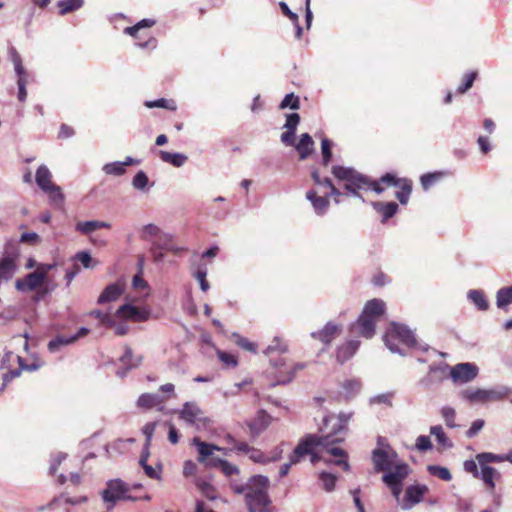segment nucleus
Returning a JSON list of instances; mask_svg holds the SVG:
<instances>
[{
    "mask_svg": "<svg viewBox=\"0 0 512 512\" xmlns=\"http://www.w3.org/2000/svg\"><path fill=\"white\" fill-rule=\"evenodd\" d=\"M331 436L322 434H308L302 438L289 456L291 463H299L305 456H310L311 463H317L321 457L320 453L327 452L336 458L334 463L341 466L344 471H349L348 454L345 450L333 445Z\"/></svg>",
    "mask_w": 512,
    "mask_h": 512,
    "instance_id": "1",
    "label": "nucleus"
},
{
    "mask_svg": "<svg viewBox=\"0 0 512 512\" xmlns=\"http://www.w3.org/2000/svg\"><path fill=\"white\" fill-rule=\"evenodd\" d=\"M269 480L266 476L256 475L245 485L231 483L236 494H244L245 502L250 512H270L271 500L268 496Z\"/></svg>",
    "mask_w": 512,
    "mask_h": 512,
    "instance_id": "2",
    "label": "nucleus"
},
{
    "mask_svg": "<svg viewBox=\"0 0 512 512\" xmlns=\"http://www.w3.org/2000/svg\"><path fill=\"white\" fill-rule=\"evenodd\" d=\"M385 314V303L380 299H372L366 302L352 329L357 330L358 335L371 339L376 332L378 321Z\"/></svg>",
    "mask_w": 512,
    "mask_h": 512,
    "instance_id": "3",
    "label": "nucleus"
},
{
    "mask_svg": "<svg viewBox=\"0 0 512 512\" xmlns=\"http://www.w3.org/2000/svg\"><path fill=\"white\" fill-rule=\"evenodd\" d=\"M305 368L302 363H288L285 358L270 359V368L267 370L274 384H287L293 380L297 371Z\"/></svg>",
    "mask_w": 512,
    "mask_h": 512,
    "instance_id": "4",
    "label": "nucleus"
},
{
    "mask_svg": "<svg viewBox=\"0 0 512 512\" xmlns=\"http://www.w3.org/2000/svg\"><path fill=\"white\" fill-rule=\"evenodd\" d=\"M384 342L392 352L398 351L397 342L407 347H413L417 343L413 332L407 326L394 322L388 327L384 335Z\"/></svg>",
    "mask_w": 512,
    "mask_h": 512,
    "instance_id": "5",
    "label": "nucleus"
},
{
    "mask_svg": "<svg viewBox=\"0 0 512 512\" xmlns=\"http://www.w3.org/2000/svg\"><path fill=\"white\" fill-rule=\"evenodd\" d=\"M352 414L341 412L337 417V422L333 423L335 420L334 416H327L324 418L323 427L321 431L326 436H331V440H334L333 445L337 446L342 443L345 439L348 427L347 424L351 419Z\"/></svg>",
    "mask_w": 512,
    "mask_h": 512,
    "instance_id": "6",
    "label": "nucleus"
},
{
    "mask_svg": "<svg viewBox=\"0 0 512 512\" xmlns=\"http://www.w3.org/2000/svg\"><path fill=\"white\" fill-rule=\"evenodd\" d=\"M225 441L226 443L232 445V448H230L231 451L234 450L237 451L238 453L247 454L249 459L254 463L267 464L272 461H277L280 458V454L268 456L265 453H263L260 449L250 446L248 443L244 441H237L230 434H227L225 436Z\"/></svg>",
    "mask_w": 512,
    "mask_h": 512,
    "instance_id": "7",
    "label": "nucleus"
},
{
    "mask_svg": "<svg viewBox=\"0 0 512 512\" xmlns=\"http://www.w3.org/2000/svg\"><path fill=\"white\" fill-rule=\"evenodd\" d=\"M345 190L350 192L352 195L360 197V191H368L373 190L374 192L380 194L384 191L385 187L380 185L379 180H372L369 177L357 172L353 179L347 180L344 184Z\"/></svg>",
    "mask_w": 512,
    "mask_h": 512,
    "instance_id": "8",
    "label": "nucleus"
},
{
    "mask_svg": "<svg viewBox=\"0 0 512 512\" xmlns=\"http://www.w3.org/2000/svg\"><path fill=\"white\" fill-rule=\"evenodd\" d=\"M380 185L385 186H395L398 187L399 190L396 192V198L402 205H406L409 201L413 182L408 178H397L394 174L386 173L380 178Z\"/></svg>",
    "mask_w": 512,
    "mask_h": 512,
    "instance_id": "9",
    "label": "nucleus"
},
{
    "mask_svg": "<svg viewBox=\"0 0 512 512\" xmlns=\"http://www.w3.org/2000/svg\"><path fill=\"white\" fill-rule=\"evenodd\" d=\"M10 60L13 63L15 72L17 74L18 95L17 98L20 102H25L27 98L26 85L29 82L30 74L25 70L22 58L15 48L9 50Z\"/></svg>",
    "mask_w": 512,
    "mask_h": 512,
    "instance_id": "10",
    "label": "nucleus"
},
{
    "mask_svg": "<svg viewBox=\"0 0 512 512\" xmlns=\"http://www.w3.org/2000/svg\"><path fill=\"white\" fill-rule=\"evenodd\" d=\"M50 269L51 265H40L34 272L29 273L24 278L17 279L16 288L20 291L35 290L43 284Z\"/></svg>",
    "mask_w": 512,
    "mask_h": 512,
    "instance_id": "11",
    "label": "nucleus"
},
{
    "mask_svg": "<svg viewBox=\"0 0 512 512\" xmlns=\"http://www.w3.org/2000/svg\"><path fill=\"white\" fill-rule=\"evenodd\" d=\"M179 417L185 422L198 427H205L207 423L210 422L200 407L192 402H186L183 404L182 409L179 411Z\"/></svg>",
    "mask_w": 512,
    "mask_h": 512,
    "instance_id": "12",
    "label": "nucleus"
},
{
    "mask_svg": "<svg viewBox=\"0 0 512 512\" xmlns=\"http://www.w3.org/2000/svg\"><path fill=\"white\" fill-rule=\"evenodd\" d=\"M15 357L17 359V362L19 363L18 369L9 370L8 372L3 374V382L4 385L8 382L12 381L14 378L18 377L21 374V371H36L38 370L43 363L39 360H34L31 364H26L24 359L21 356L14 355L13 352H7L5 354L4 360H11V358Z\"/></svg>",
    "mask_w": 512,
    "mask_h": 512,
    "instance_id": "13",
    "label": "nucleus"
},
{
    "mask_svg": "<svg viewBox=\"0 0 512 512\" xmlns=\"http://www.w3.org/2000/svg\"><path fill=\"white\" fill-rule=\"evenodd\" d=\"M396 454L390 451V447L376 448L372 451V461L376 471H389L393 467Z\"/></svg>",
    "mask_w": 512,
    "mask_h": 512,
    "instance_id": "14",
    "label": "nucleus"
},
{
    "mask_svg": "<svg viewBox=\"0 0 512 512\" xmlns=\"http://www.w3.org/2000/svg\"><path fill=\"white\" fill-rule=\"evenodd\" d=\"M193 444L197 447L198 450V457L197 460L204 464L206 467H212L210 465V462L212 461V458H215L213 456L215 451H221L226 453V449L219 447L215 444L206 443L204 441H201L200 438L195 437L193 439Z\"/></svg>",
    "mask_w": 512,
    "mask_h": 512,
    "instance_id": "15",
    "label": "nucleus"
},
{
    "mask_svg": "<svg viewBox=\"0 0 512 512\" xmlns=\"http://www.w3.org/2000/svg\"><path fill=\"white\" fill-rule=\"evenodd\" d=\"M478 373V368L472 363H460L455 365L450 372L454 382L466 383L473 380Z\"/></svg>",
    "mask_w": 512,
    "mask_h": 512,
    "instance_id": "16",
    "label": "nucleus"
},
{
    "mask_svg": "<svg viewBox=\"0 0 512 512\" xmlns=\"http://www.w3.org/2000/svg\"><path fill=\"white\" fill-rule=\"evenodd\" d=\"M115 316L133 322H143L148 320L149 312L131 304H124L117 309Z\"/></svg>",
    "mask_w": 512,
    "mask_h": 512,
    "instance_id": "17",
    "label": "nucleus"
},
{
    "mask_svg": "<svg viewBox=\"0 0 512 512\" xmlns=\"http://www.w3.org/2000/svg\"><path fill=\"white\" fill-rule=\"evenodd\" d=\"M342 330V325L329 321L321 330L313 332L311 336L328 346L342 333Z\"/></svg>",
    "mask_w": 512,
    "mask_h": 512,
    "instance_id": "18",
    "label": "nucleus"
},
{
    "mask_svg": "<svg viewBox=\"0 0 512 512\" xmlns=\"http://www.w3.org/2000/svg\"><path fill=\"white\" fill-rule=\"evenodd\" d=\"M127 488L120 481H111L108 487L103 491L102 497L106 503H109L108 509H111L114 504L121 499L125 498Z\"/></svg>",
    "mask_w": 512,
    "mask_h": 512,
    "instance_id": "19",
    "label": "nucleus"
},
{
    "mask_svg": "<svg viewBox=\"0 0 512 512\" xmlns=\"http://www.w3.org/2000/svg\"><path fill=\"white\" fill-rule=\"evenodd\" d=\"M18 253H11L0 259V281L10 280L17 270Z\"/></svg>",
    "mask_w": 512,
    "mask_h": 512,
    "instance_id": "20",
    "label": "nucleus"
},
{
    "mask_svg": "<svg viewBox=\"0 0 512 512\" xmlns=\"http://www.w3.org/2000/svg\"><path fill=\"white\" fill-rule=\"evenodd\" d=\"M428 492L425 485H411L406 489L405 503L403 508H410L411 506L422 501L424 495Z\"/></svg>",
    "mask_w": 512,
    "mask_h": 512,
    "instance_id": "21",
    "label": "nucleus"
},
{
    "mask_svg": "<svg viewBox=\"0 0 512 512\" xmlns=\"http://www.w3.org/2000/svg\"><path fill=\"white\" fill-rule=\"evenodd\" d=\"M153 245L152 253L155 261H161L164 256V254L161 251L158 252L157 249L172 251L174 253L180 251V249L174 247L172 239L168 235H159L157 240L153 242Z\"/></svg>",
    "mask_w": 512,
    "mask_h": 512,
    "instance_id": "22",
    "label": "nucleus"
},
{
    "mask_svg": "<svg viewBox=\"0 0 512 512\" xmlns=\"http://www.w3.org/2000/svg\"><path fill=\"white\" fill-rule=\"evenodd\" d=\"M270 415L265 411L261 410L257 413L255 419L248 423L250 433L253 437L258 436L263 432L270 424Z\"/></svg>",
    "mask_w": 512,
    "mask_h": 512,
    "instance_id": "23",
    "label": "nucleus"
},
{
    "mask_svg": "<svg viewBox=\"0 0 512 512\" xmlns=\"http://www.w3.org/2000/svg\"><path fill=\"white\" fill-rule=\"evenodd\" d=\"M124 287L120 283H113L108 285L98 297V303L104 304L116 301L123 294Z\"/></svg>",
    "mask_w": 512,
    "mask_h": 512,
    "instance_id": "24",
    "label": "nucleus"
},
{
    "mask_svg": "<svg viewBox=\"0 0 512 512\" xmlns=\"http://www.w3.org/2000/svg\"><path fill=\"white\" fill-rule=\"evenodd\" d=\"M314 141L308 133L301 135L299 142L295 145L297 152L299 153V159L305 160L310 156L313 151Z\"/></svg>",
    "mask_w": 512,
    "mask_h": 512,
    "instance_id": "25",
    "label": "nucleus"
},
{
    "mask_svg": "<svg viewBox=\"0 0 512 512\" xmlns=\"http://www.w3.org/2000/svg\"><path fill=\"white\" fill-rule=\"evenodd\" d=\"M407 476V466L398 465L393 472H389L383 476V481L390 486L401 485L403 479Z\"/></svg>",
    "mask_w": 512,
    "mask_h": 512,
    "instance_id": "26",
    "label": "nucleus"
},
{
    "mask_svg": "<svg viewBox=\"0 0 512 512\" xmlns=\"http://www.w3.org/2000/svg\"><path fill=\"white\" fill-rule=\"evenodd\" d=\"M306 198L311 201L315 211L318 214H323L329 207L328 196H318L316 191L309 190L306 192Z\"/></svg>",
    "mask_w": 512,
    "mask_h": 512,
    "instance_id": "27",
    "label": "nucleus"
},
{
    "mask_svg": "<svg viewBox=\"0 0 512 512\" xmlns=\"http://www.w3.org/2000/svg\"><path fill=\"white\" fill-rule=\"evenodd\" d=\"M372 205L382 215V222L393 217L398 211V205L395 202H373Z\"/></svg>",
    "mask_w": 512,
    "mask_h": 512,
    "instance_id": "28",
    "label": "nucleus"
},
{
    "mask_svg": "<svg viewBox=\"0 0 512 512\" xmlns=\"http://www.w3.org/2000/svg\"><path fill=\"white\" fill-rule=\"evenodd\" d=\"M36 183L42 189L45 190L47 188H51V186H55L56 184L52 181V174L50 170L45 165H40L36 171Z\"/></svg>",
    "mask_w": 512,
    "mask_h": 512,
    "instance_id": "29",
    "label": "nucleus"
},
{
    "mask_svg": "<svg viewBox=\"0 0 512 512\" xmlns=\"http://www.w3.org/2000/svg\"><path fill=\"white\" fill-rule=\"evenodd\" d=\"M479 478L483 480L487 488L492 492L495 489V478H499L500 474L497 470L490 466H481V472Z\"/></svg>",
    "mask_w": 512,
    "mask_h": 512,
    "instance_id": "30",
    "label": "nucleus"
},
{
    "mask_svg": "<svg viewBox=\"0 0 512 512\" xmlns=\"http://www.w3.org/2000/svg\"><path fill=\"white\" fill-rule=\"evenodd\" d=\"M110 227H111L110 223L92 220V221L77 223L76 230L82 234H90L97 229H101V228L109 229Z\"/></svg>",
    "mask_w": 512,
    "mask_h": 512,
    "instance_id": "31",
    "label": "nucleus"
},
{
    "mask_svg": "<svg viewBox=\"0 0 512 512\" xmlns=\"http://www.w3.org/2000/svg\"><path fill=\"white\" fill-rule=\"evenodd\" d=\"M160 159L173 165L174 167H181L187 161V156L181 153H170L164 150L159 151Z\"/></svg>",
    "mask_w": 512,
    "mask_h": 512,
    "instance_id": "32",
    "label": "nucleus"
},
{
    "mask_svg": "<svg viewBox=\"0 0 512 512\" xmlns=\"http://www.w3.org/2000/svg\"><path fill=\"white\" fill-rule=\"evenodd\" d=\"M210 465L213 468H220L223 474H225L228 477L234 474H239L240 472L239 468L236 465L231 464L227 460L221 458H212Z\"/></svg>",
    "mask_w": 512,
    "mask_h": 512,
    "instance_id": "33",
    "label": "nucleus"
},
{
    "mask_svg": "<svg viewBox=\"0 0 512 512\" xmlns=\"http://www.w3.org/2000/svg\"><path fill=\"white\" fill-rule=\"evenodd\" d=\"M288 351L287 344L279 337H274L271 344L267 346L264 350V353L270 357V359H274V354H283Z\"/></svg>",
    "mask_w": 512,
    "mask_h": 512,
    "instance_id": "34",
    "label": "nucleus"
},
{
    "mask_svg": "<svg viewBox=\"0 0 512 512\" xmlns=\"http://www.w3.org/2000/svg\"><path fill=\"white\" fill-rule=\"evenodd\" d=\"M359 342L349 341L343 345H341L337 350V359L341 363L348 360L358 349Z\"/></svg>",
    "mask_w": 512,
    "mask_h": 512,
    "instance_id": "35",
    "label": "nucleus"
},
{
    "mask_svg": "<svg viewBox=\"0 0 512 512\" xmlns=\"http://www.w3.org/2000/svg\"><path fill=\"white\" fill-rule=\"evenodd\" d=\"M163 402L162 399L159 398L156 394L144 393L139 396L137 400V405L141 408L151 409L157 405H160Z\"/></svg>",
    "mask_w": 512,
    "mask_h": 512,
    "instance_id": "36",
    "label": "nucleus"
},
{
    "mask_svg": "<svg viewBox=\"0 0 512 512\" xmlns=\"http://www.w3.org/2000/svg\"><path fill=\"white\" fill-rule=\"evenodd\" d=\"M43 191L48 195L53 205L59 208L63 207L65 202V196L62 192V189L59 186H51V188L49 187Z\"/></svg>",
    "mask_w": 512,
    "mask_h": 512,
    "instance_id": "37",
    "label": "nucleus"
},
{
    "mask_svg": "<svg viewBox=\"0 0 512 512\" xmlns=\"http://www.w3.org/2000/svg\"><path fill=\"white\" fill-rule=\"evenodd\" d=\"M356 173H357V171L353 168L339 166V165L332 167V174L339 181L346 182L347 180H351V179H353V176Z\"/></svg>",
    "mask_w": 512,
    "mask_h": 512,
    "instance_id": "38",
    "label": "nucleus"
},
{
    "mask_svg": "<svg viewBox=\"0 0 512 512\" xmlns=\"http://www.w3.org/2000/svg\"><path fill=\"white\" fill-rule=\"evenodd\" d=\"M468 298L474 303V305L482 311L488 309V301L483 291L480 290H471L468 293Z\"/></svg>",
    "mask_w": 512,
    "mask_h": 512,
    "instance_id": "39",
    "label": "nucleus"
},
{
    "mask_svg": "<svg viewBox=\"0 0 512 512\" xmlns=\"http://www.w3.org/2000/svg\"><path fill=\"white\" fill-rule=\"evenodd\" d=\"M144 105L147 108H163L171 111H175L177 104L173 99L160 98L153 101H145Z\"/></svg>",
    "mask_w": 512,
    "mask_h": 512,
    "instance_id": "40",
    "label": "nucleus"
},
{
    "mask_svg": "<svg viewBox=\"0 0 512 512\" xmlns=\"http://www.w3.org/2000/svg\"><path fill=\"white\" fill-rule=\"evenodd\" d=\"M154 24H155V21L152 19H143L133 26L126 27L124 29V33L132 36L135 39H138L139 38L138 33L142 28H150Z\"/></svg>",
    "mask_w": 512,
    "mask_h": 512,
    "instance_id": "41",
    "label": "nucleus"
},
{
    "mask_svg": "<svg viewBox=\"0 0 512 512\" xmlns=\"http://www.w3.org/2000/svg\"><path fill=\"white\" fill-rule=\"evenodd\" d=\"M512 303V286L501 288L497 292V306L505 308Z\"/></svg>",
    "mask_w": 512,
    "mask_h": 512,
    "instance_id": "42",
    "label": "nucleus"
},
{
    "mask_svg": "<svg viewBox=\"0 0 512 512\" xmlns=\"http://www.w3.org/2000/svg\"><path fill=\"white\" fill-rule=\"evenodd\" d=\"M76 340H77V337H73V336L66 337V336L60 335V336L55 337L48 343V349L50 352H55L60 347H62L64 345L71 344V343L75 342Z\"/></svg>",
    "mask_w": 512,
    "mask_h": 512,
    "instance_id": "43",
    "label": "nucleus"
},
{
    "mask_svg": "<svg viewBox=\"0 0 512 512\" xmlns=\"http://www.w3.org/2000/svg\"><path fill=\"white\" fill-rule=\"evenodd\" d=\"M149 457V451H143L139 460V464L143 467L145 474L151 479H159L160 472H158L155 468L147 464V460Z\"/></svg>",
    "mask_w": 512,
    "mask_h": 512,
    "instance_id": "44",
    "label": "nucleus"
},
{
    "mask_svg": "<svg viewBox=\"0 0 512 512\" xmlns=\"http://www.w3.org/2000/svg\"><path fill=\"white\" fill-rule=\"evenodd\" d=\"M83 4V0H61L58 7L61 15L68 14L74 10L79 9Z\"/></svg>",
    "mask_w": 512,
    "mask_h": 512,
    "instance_id": "45",
    "label": "nucleus"
},
{
    "mask_svg": "<svg viewBox=\"0 0 512 512\" xmlns=\"http://www.w3.org/2000/svg\"><path fill=\"white\" fill-rule=\"evenodd\" d=\"M430 433L435 436L437 442L443 447H452V443L449 438L446 436L442 426L436 425L430 428Z\"/></svg>",
    "mask_w": 512,
    "mask_h": 512,
    "instance_id": "46",
    "label": "nucleus"
},
{
    "mask_svg": "<svg viewBox=\"0 0 512 512\" xmlns=\"http://www.w3.org/2000/svg\"><path fill=\"white\" fill-rule=\"evenodd\" d=\"M196 485L198 489L201 491V493L208 498L209 500H214L218 497V493L216 488L211 485L210 483L202 480H198L196 482Z\"/></svg>",
    "mask_w": 512,
    "mask_h": 512,
    "instance_id": "47",
    "label": "nucleus"
},
{
    "mask_svg": "<svg viewBox=\"0 0 512 512\" xmlns=\"http://www.w3.org/2000/svg\"><path fill=\"white\" fill-rule=\"evenodd\" d=\"M476 460L481 466H487V463H500L503 462L502 455L494 454L491 452H483L476 455Z\"/></svg>",
    "mask_w": 512,
    "mask_h": 512,
    "instance_id": "48",
    "label": "nucleus"
},
{
    "mask_svg": "<svg viewBox=\"0 0 512 512\" xmlns=\"http://www.w3.org/2000/svg\"><path fill=\"white\" fill-rule=\"evenodd\" d=\"M443 177L442 172L427 173L421 176L420 182L424 190H428Z\"/></svg>",
    "mask_w": 512,
    "mask_h": 512,
    "instance_id": "49",
    "label": "nucleus"
},
{
    "mask_svg": "<svg viewBox=\"0 0 512 512\" xmlns=\"http://www.w3.org/2000/svg\"><path fill=\"white\" fill-rule=\"evenodd\" d=\"M103 171L107 175L121 176L126 172L125 164L122 162L107 163L103 166Z\"/></svg>",
    "mask_w": 512,
    "mask_h": 512,
    "instance_id": "50",
    "label": "nucleus"
},
{
    "mask_svg": "<svg viewBox=\"0 0 512 512\" xmlns=\"http://www.w3.org/2000/svg\"><path fill=\"white\" fill-rule=\"evenodd\" d=\"M477 76L478 73L476 71L466 73L463 76L461 85L457 88V92L459 94H464L465 92H467L473 86V83Z\"/></svg>",
    "mask_w": 512,
    "mask_h": 512,
    "instance_id": "51",
    "label": "nucleus"
},
{
    "mask_svg": "<svg viewBox=\"0 0 512 512\" xmlns=\"http://www.w3.org/2000/svg\"><path fill=\"white\" fill-rule=\"evenodd\" d=\"M428 471L431 475L438 477L441 480L450 481L452 479V475L446 467L430 465L428 466Z\"/></svg>",
    "mask_w": 512,
    "mask_h": 512,
    "instance_id": "52",
    "label": "nucleus"
},
{
    "mask_svg": "<svg viewBox=\"0 0 512 512\" xmlns=\"http://www.w3.org/2000/svg\"><path fill=\"white\" fill-rule=\"evenodd\" d=\"M332 144V141L327 138L321 141L322 162L324 166H328L332 160Z\"/></svg>",
    "mask_w": 512,
    "mask_h": 512,
    "instance_id": "53",
    "label": "nucleus"
},
{
    "mask_svg": "<svg viewBox=\"0 0 512 512\" xmlns=\"http://www.w3.org/2000/svg\"><path fill=\"white\" fill-rule=\"evenodd\" d=\"M288 107L293 110H297L300 107L299 97L294 95V93L287 94L279 105L280 109H286Z\"/></svg>",
    "mask_w": 512,
    "mask_h": 512,
    "instance_id": "54",
    "label": "nucleus"
},
{
    "mask_svg": "<svg viewBox=\"0 0 512 512\" xmlns=\"http://www.w3.org/2000/svg\"><path fill=\"white\" fill-rule=\"evenodd\" d=\"M233 338L237 346L242 348L243 350L255 353L256 352V344L251 342L248 338L241 336L240 334H233Z\"/></svg>",
    "mask_w": 512,
    "mask_h": 512,
    "instance_id": "55",
    "label": "nucleus"
},
{
    "mask_svg": "<svg viewBox=\"0 0 512 512\" xmlns=\"http://www.w3.org/2000/svg\"><path fill=\"white\" fill-rule=\"evenodd\" d=\"M91 315L97 318L100 321V323L106 327L115 326V320L113 316L109 313H105L100 310H94L91 312Z\"/></svg>",
    "mask_w": 512,
    "mask_h": 512,
    "instance_id": "56",
    "label": "nucleus"
},
{
    "mask_svg": "<svg viewBox=\"0 0 512 512\" xmlns=\"http://www.w3.org/2000/svg\"><path fill=\"white\" fill-rule=\"evenodd\" d=\"M156 422H148L144 425L142 432L146 437L145 445L143 451H149V447L151 445L152 437L156 429Z\"/></svg>",
    "mask_w": 512,
    "mask_h": 512,
    "instance_id": "57",
    "label": "nucleus"
},
{
    "mask_svg": "<svg viewBox=\"0 0 512 512\" xmlns=\"http://www.w3.org/2000/svg\"><path fill=\"white\" fill-rule=\"evenodd\" d=\"M120 362L128 368H133V367H137L140 364L141 359H138L137 361H133L132 349L130 347L126 346L124 354L120 357Z\"/></svg>",
    "mask_w": 512,
    "mask_h": 512,
    "instance_id": "58",
    "label": "nucleus"
},
{
    "mask_svg": "<svg viewBox=\"0 0 512 512\" xmlns=\"http://www.w3.org/2000/svg\"><path fill=\"white\" fill-rule=\"evenodd\" d=\"M319 479L326 491L330 492L335 488L336 477L333 474L322 472Z\"/></svg>",
    "mask_w": 512,
    "mask_h": 512,
    "instance_id": "59",
    "label": "nucleus"
},
{
    "mask_svg": "<svg viewBox=\"0 0 512 512\" xmlns=\"http://www.w3.org/2000/svg\"><path fill=\"white\" fill-rule=\"evenodd\" d=\"M218 358L222 363H224L227 367H235L238 364L237 357L231 353L224 351H217Z\"/></svg>",
    "mask_w": 512,
    "mask_h": 512,
    "instance_id": "60",
    "label": "nucleus"
},
{
    "mask_svg": "<svg viewBox=\"0 0 512 512\" xmlns=\"http://www.w3.org/2000/svg\"><path fill=\"white\" fill-rule=\"evenodd\" d=\"M442 417L445 420V423L448 427L454 428L456 426L455 424V416L456 412L451 407H443L441 410Z\"/></svg>",
    "mask_w": 512,
    "mask_h": 512,
    "instance_id": "61",
    "label": "nucleus"
},
{
    "mask_svg": "<svg viewBox=\"0 0 512 512\" xmlns=\"http://www.w3.org/2000/svg\"><path fill=\"white\" fill-rule=\"evenodd\" d=\"M415 448L420 452H425L432 449V443L428 436L420 435L416 439Z\"/></svg>",
    "mask_w": 512,
    "mask_h": 512,
    "instance_id": "62",
    "label": "nucleus"
},
{
    "mask_svg": "<svg viewBox=\"0 0 512 512\" xmlns=\"http://www.w3.org/2000/svg\"><path fill=\"white\" fill-rule=\"evenodd\" d=\"M148 177L143 171H138L133 178L132 184L134 188L142 190L148 184Z\"/></svg>",
    "mask_w": 512,
    "mask_h": 512,
    "instance_id": "63",
    "label": "nucleus"
},
{
    "mask_svg": "<svg viewBox=\"0 0 512 512\" xmlns=\"http://www.w3.org/2000/svg\"><path fill=\"white\" fill-rule=\"evenodd\" d=\"M464 396L471 401H485L488 398L487 392L483 390L465 391Z\"/></svg>",
    "mask_w": 512,
    "mask_h": 512,
    "instance_id": "64",
    "label": "nucleus"
}]
</instances>
